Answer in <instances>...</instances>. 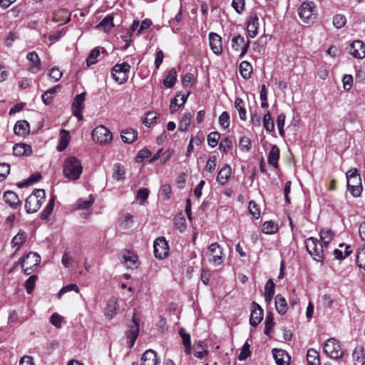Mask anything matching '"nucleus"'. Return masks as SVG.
Instances as JSON below:
<instances>
[{"mask_svg": "<svg viewBox=\"0 0 365 365\" xmlns=\"http://www.w3.org/2000/svg\"><path fill=\"white\" fill-rule=\"evenodd\" d=\"M219 123L223 129H227L230 126V115L227 111H224L219 117Z\"/></svg>", "mask_w": 365, "mask_h": 365, "instance_id": "obj_59", "label": "nucleus"}, {"mask_svg": "<svg viewBox=\"0 0 365 365\" xmlns=\"http://www.w3.org/2000/svg\"><path fill=\"white\" fill-rule=\"evenodd\" d=\"M208 262L214 266H219L224 262V252L222 247L217 243L211 244L206 252Z\"/></svg>", "mask_w": 365, "mask_h": 365, "instance_id": "obj_7", "label": "nucleus"}, {"mask_svg": "<svg viewBox=\"0 0 365 365\" xmlns=\"http://www.w3.org/2000/svg\"><path fill=\"white\" fill-rule=\"evenodd\" d=\"M26 59L28 61V70L32 73H37L41 69V60L38 55L35 51L27 53Z\"/></svg>", "mask_w": 365, "mask_h": 365, "instance_id": "obj_13", "label": "nucleus"}, {"mask_svg": "<svg viewBox=\"0 0 365 365\" xmlns=\"http://www.w3.org/2000/svg\"><path fill=\"white\" fill-rule=\"evenodd\" d=\"M323 351L328 356L334 359H341L344 355V351L339 341L334 338H329L325 341Z\"/></svg>", "mask_w": 365, "mask_h": 365, "instance_id": "obj_6", "label": "nucleus"}, {"mask_svg": "<svg viewBox=\"0 0 365 365\" xmlns=\"http://www.w3.org/2000/svg\"><path fill=\"white\" fill-rule=\"evenodd\" d=\"M45 192L43 190L38 189L26 199L25 208L27 213H34L37 212L45 200Z\"/></svg>", "mask_w": 365, "mask_h": 365, "instance_id": "obj_3", "label": "nucleus"}, {"mask_svg": "<svg viewBox=\"0 0 365 365\" xmlns=\"http://www.w3.org/2000/svg\"><path fill=\"white\" fill-rule=\"evenodd\" d=\"M112 138L111 132L103 125L97 126L92 132L93 141L101 145L110 142Z\"/></svg>", "mask_w": 365, "mask_h": 365, "instance_id": "obj_9", "label": "nucleus"}, {"mask_svg": "<svg viewBox=\"0 0 365 365\" xmlns=\"http://www.w3.org/2000/svg\"><path fill=\"white\" fill-rule=\"evenodd\" d=\"M279 158V149L276 145H272L268 155V163L275 168L278 167V160Z\"/></svg>", "mask_w": 365, "mask_h": 365, "instance_id": "obj_32", "label": "nucleus"}, {"mask_svg": "<svg viewBox=\"0 0 365 365\" xmlns=\"http://www.w3.org/2000/svg\"><path fill=\"white\" fill-rule=\"evenodd\" d=\"M26 237V232L23 230H20L11 240L12 247H16V251H18L20 247L25 242Z\"/></svg>", "mask_w": 365, "mask_h": 365, "instance_id": "obj_33", "label": "nucleus"}, {"mask_svg": "<svg viewBox=\"0 0 365 365\" xmlns=\"http://www.w3.org/2000/svg\"><path fill=\"white\" fill-rule=\"evenodd\" d=\"M298 14L303 22L312 24L317 17L316 5L313 1H304L298 9Z\"/></svg>", "mask_w": 365, "mask_h": 365, "instance_id": "obj_4", "label": "nucleus"}, {"mask_svg": "<svg viewBox=\"0 0 365 365\" xmlns=\"http://www.w3.org/2000/svg\"><path fill=\"white\" fill-rule=\"evenodd\" d=\"M356 263L360 268L365 270V245L358 249Z\"/></svg>", "mask_w": 365, "mask_h": 365, "instance_id": "obj_47", "label": "nucleus"}, {"mask_svg": "<svg viewBox=\"0 0 365 365\" xmlns=\"http://www.w3.org/2000/svg\"><path fill=\"white\" fill-rule=\"evenodd\" d=\"M347 187H351V185L361 184V176L356 168L350 169L346 173Z\"/></svg>", "mask_w": 365, "mask_h": 365, "instance_id": "obj_29", "label": "nucleus"}, {"mask_svg": "<svg viewBox=\"0 0 365 365\" xmlns=\"http://www.w3.org/2000/svg\"><path fill=\"white\" fill-rule=\"evenodd\" d=\"M130 69V66L126 62L117 63L111 70L112 78L118 84H123L128 81Z\"/></svg>", "mask_w": 365, "mask_h": 365, "instance_id": "obj_8", "label": "nucleus"}, {"mask_svg": "<svg viewBox=\"0 0 365 365\" xmlns=\"http://www.w3.org/2000/svg\"><path fill=\"white\" fill-rule=\"evenodd\" d=\"M54 202H55V197L52 196L49 199L46 207L43 209V210L42 211V212L41 214V217L42 219L46 220L51 215V213L53 210V207H54Z\"/></svg>", "mask_w": 365, "mask_h": 365, "instance_id": "obj_43", "label": "nucleus"}, {"mask_svg": "<svg viewBox=\"0 0 365 365\" xmlns=\"http://www.w3.org/2000/svg\"><path fill=\"white\" fill-rule=\"evenodd\" d=\"M249 212L254 219H258L260 216V210L258 205L253 201L251 200L249 202Z\"/></svg>", "mask_w": 365, "mask_h": 365, "instance_id": "obj_54", "label": "nucleus"}, {"mask_svg": "<svg viewBox=\"0 0 365 365\" xmlns=\"http://www.w3.org/2000/svg\"><path fill=\"white\" fill-rule=\"evenodd\" d=\"M239 71L243 78L248 79L251 76L252 66L248 61H244L240 63Z\"/></svg>", "mask_w": 365, "mask_h": 365, "instance_id": "obj_36", "label": "nucleus"}, {"mask_svg": "<svg viewBox=\"0 0 365 365\" xmlns=\"http://www.w3.org/2000/svg\"><path fill=\"white\" fill-rule=\"evenodd\" d=\"M95 201V198L90 195L88 199L80 198L76 202L77 209H88L91 207Z\"/></svg>", "mask_w": 365, "mask_h": 365, "instance_id": "obj_42", "label": "nucleus"}, {"mask_svg": "<svg viewBox=\"0 0 365 365\" xmlns=\"http://www.w3.org/2000/svg\"><path fill=\"white\" fill-rule=\"evenodd\" d=\"M113 177L117 180H122L125 178L124 167L119 163H116L113 166Z\"/></svg>", "mask_w": 365, "mask_h": 365, "instance_id": "obj_46", "label": "nucleus"}, {"mask_svg": "<svg viewBox=\"0 0 365 365\" xmlns=\"http://www.w3.org/2000/svg\"><path fill=\"white\" fill-rule=\"evenodd\" d=\"M278 230L277 224L274 223L273 221H266L262 225V232L265 234H274L277 232Z\"/></svg>", "mask_w": 365, "mask_h": 365, "instance_id": "obj_44", "label": "nucleus"}, {"mask_svg": "<svg viewBox=\"0 0 365 365\" xmlns=\"http://www.w3.org/2000/svg\"><path fill=\"white\" fill-rule=\"evenodd\" d=\"M118 309V305L117 299L111 297L108 300L105 308L106 317L110 319H113L116 315Z\"/></svg>", "mask_w": 365, "mask_h": 365, "instance_id": "obj_21", "label": "nucleus"}, {"mask_svg": "<svg viewBox=\"0 0 365 365\" xmlns=\"http://www.w3.org/2000/svg\"><path fill=\"white\" fill-rule=\"evenodd\" d=\"M137 137L138 132L133 128L125 129L121 133L122 140L125 143H133L135 140H136Z\"/></svg>", "mask_w": 365, "mask_h": 365, "instance_id": "obj_34", "label": "nucleus"}, {"mask_svg": "<svg viewBox=\"0 0 365 365\" xmlns=\"http://www.w3.org/2000/svg\"><path fill=\"white\" fill-rule=\"evenodd\" d=\"M272 353L277 365H289L290 356L284 350L274 349Z\"/></svg>", "mask_w": 365, "mask_h": 365, "instance_id": "obj_18", "label": "nucleus"}, {"mask_svg": "<svg viewBox=\"0 0 365 365\" xmlns=\"http://www.w3.org/2000/svg\"><path fill=\"white\" fill-rule=\"evenodd\" d=\"M71 291H74L76 293L79 292V288L76 284H69L63 287L58 293V297L60 298L63 294Z\"/></svg>", "mask_w": 365, "mask_h": 365, "instance_id": "obj_57", "label": "nucleus"}, {"mask_svg": "<svg viewBox=\"0 0 365 365\" xmlns=\"http://www.w3.org/2000/svg\"><path fill=\"white\" fill-rule=\"evenodd\" d=\"M252 312L250 317V324L252 327H257L263 319V310L261 307L253 302Z\"/></svg>", "mask_w": 365, "mask_h": 365, "instance_id": "obj_15", "label": "nucleus"}, {"mask_svg": "<svg viewBox=\"0 0 365 365\" xmlns=\"http://www.w3.org/2000/svg\"><path fill=\"white\" fill-rule=\"evenodd\" d=\"M14 132L19 136H24L29 132V124L26 120L17 121L14 127Z\"/></svg>", "mask_w": 365, "mask_h": 365, "instance_id": "obj_31", "label": "nucleus"}, {"mask_svg": "<svg viewBox=\"0 0 365 365\" xmlns=\"http://www.w3.org/2000/svg\"><path fill=\"white\" fill-rule=\"evenodd\" d=\"M220 134L218 132H211L207 135V143L211 148H215L218 144L220 140Z\"/></svg>", "mask_w": 365, "mask_h": 365, "instance_id": "obj_50", "label": "nucleus"}, {"mask_svg": "<svg viewBox=\"0 0 365 365\" xmlns=\"http://www.w3.org/2000/svg\"><path fill=\"white\" fill-rule=\"evenodd\" d=\"M307 361L309 365H319V354L314 349H309L307 354Z\"/></svg>", "mask_w": 365, "mask_h": 365, "instance_id": "obj_37", "label": "nucleus"}, {"mask_svg": "<svg viewBox=\"0 0 365 365\" xmlns=\"http://www.w3.org/2000/svg\"><path fill=\"white\" fill-rule=\"evenodd\" d=\"M13 153L18 157L29 156L32 153V148L28 144L16 143L13 146Z\"/></svg>", "mask_w": 365, "mask_h": 365, "instance_id": "obj_20", "label": "nucleus"}, {"mask_svg": "<svg viewBox=\"0 0 365 365\" xmlns=\"http://www.w3.org/2000/svg\"><path fill=\"white\" fill-rule=\"evenodd\" d=\"M210 46L212 52L219 56L222 52V38L220 35L216 33L211 32L209 34Z\"/></svg>", "mask_w": 365, "mask_h": 365, "instance_id": "obj_17", "label": "nucleus"}, {"mask_svg": "<svg viewBox=\"0 0 365 365\" xmlns=\"http://www.w3.org/2000/svg\"><path fill=\"white\" fill-rule=\"evenodd\" d=\"M179 334L182 339V344L185 347V353L187 355L190 354L192 351L190 335L185 331L184 328L180 329Z\"/></svg>", "mask_w": 365, "mask_h": 365, "instance_id": "obj_30", "label": "nucleus"}, {"mask_svg": "<svg viewBox=\"0 0 365 365\" xmlns=\"http://www.w3.org/2000/svg\"><path fill=\"white\" fill-rule=\"evenodd\" d=\"M61 88V85H56L54 87L49 88L41 95V99L43 103L46 106L50 105L54 98L55 94L58 92Z\"/></svg>", "mask_w": 365, "mask_h": 365, "instance_id": "obj_27", "label": "nucleus"}, {"mask_svg": "<svg viewBox=\"0 0 365 365\" xmlns=\"http://www.w3.org/2000/svg\"><path fill=\"white\" fill-rule=\"evenodd\" d=\"M38 279L37 275H31L25 282V288L28 294H31L35 287L36 282Z\"/></svg>", "mask_w": 365, "mask_h": 365, "instance_id": "obj_51", "label": "nucleus"}, {"mask_svg": "<svg viewBox=\"0 0 365 365\" xmlns=\"http://www.w3.org/2000/svg\"><path fill=\"white\" fill-rule=\"evenodd\" d=\"M153 252L155 257L160 259L165 258L169 252V246L165 238L163 237H158L153 243Z\"/></svg>", "mask_w": 365, "mask_h": 365, "instance_id": "obj_10", "label": "nucleus"}, {"mask_svg": "<svg viewBox=\"0 0 365 365\" xmlns=\"http://www.w3.org/2000/svg\"><path fill=\"white\" fill-rule=\"evenodd\" d=\"M192 120V114L190 113H185L182 116L179 123L178 129L180 131H186L190 125Z\"/></svg>", "mask_w": 365, "mask_h": 365, "instance_id": "obj_41", "label": "nucleus"}, {"mask_svg": "<svg viewBox=\"0 0 365 365\" xmlns=\"http://www.w3.org/2000/svg\"><path fill=\"white\" fill-rule=\"evenodd\" d=\"M352 356L354 361H361L365 356V350L362 346H358L355 348Z\"/></svg>", "mask_w": 365, "mask_h": 365, "instance_id": "obj_55", "label": "nucleus"}, {"mask_svg": "<svg viewBox=\"0 0 365 365\" xmlns=\"http://www.w3.org/2000/svg\"><path fill=\"white\" fill-rule=\"evenodd\" d=\"M259 19L257 16H251L248 21L247 30L250 38H255L258 33Z\"/></svg>", "mask_w": 365, "mask_h": 365, "instance_id": "obj_26", "label": "nucleus"}, {"mask_svg": "<svg viewBox=\"0 0 365 365\" xmlns=\"http://www.w3.org/2000/svg\"><path fill=\"white\" fill-rule=\"evenodd\" d=\"M86 92H83L75 96L71 105L72 113L79 120L83 119V110L85 108L84 101L86 99Z\"/></svg>", "mask_w": 365, "mask_h": 365, "instance_id": "obj_11", "label": "nucleus"}, {"mask_svg": "<svg viewBox=\"0 0 365 365\" xmlns=\"http://www.w3.org/2000/svg\"><path fill=\"white\" fill-rule=\"evenodd\" d=\"M70 140V133L68 130L61 129L60 133L59 145L58 150L63 151L68 145Z\"/></svg>", "mask_w": 365, "mask_h": 365, "instance_id": "obj_35", "label": "nucleus"}, {"mask_svg": "<svg viewBox=\"0 0 365 365\" xmlns=\"http://www.w3.org/2000/svg\"><path fill=\"white\" fill-rule=\"evenodd\" d=\"M63 322V317L57 313H54L51 316L50 322L56 328H61Z\"/></svg>", "mask_w": 365, "mask_h": 365, "instance_id": "obj_63", "label": "nucleus"}, {"mask_svg": "<svg viewBox=\"0 0 365 365\" xmlns=\"http://www.w3.org/2000/svg\"><path fill=\"white\" fill-rule=\"evenodd\" d=\"M235 107L238 111L240 118L242 120H245L247 118V111L245 103L241 98H237L235 99Z\"/></svg>", "mask_w": 365, "mask_h": 365, "instance_id": "obj_39", "label": "nucleus"}, {"mask_svg": "<svg viewBox=\"0 0 365 365\" xmlns=\"http://www.w3.org/2000/svg\"><path fill=\"white\" fill-rule=\"evenodd\" d=\"M263 126L267 132H272L274 129V123L269 112L264 115Z\"/></svg>", "mask_w": 365, "mask_h": 365, "instance_id": "obj_45", "label": "nucleus"}, {"mask_svg": "<svg viewBox=\"0 0 365 365\" xmlns=\"http://www.w3.org/2000/svg\"><path fill=\"white\" fill-rule=\"evenodd\" d=\"M113 26V16L108 15L98 24L97 27H103L106 30L110 29Z\"/></svg>", "mask_w": 365, "mask_h": 365, "instance_id": "obj_53", "label": "nucleus"}, {"mask_svg": "<svg viewBox=\"0 0 365 365\" xmlns=\"http://www.w3.org/2000/svg\"><path fill=\"white\" fill-rule=\"evenodd\" d=\"M209 353L207 344L203 341H199L194 344V355L198 359H202Z\"/></svg>", "mask_w": 365, "mask_h": 365, "instance_id": "obj_25", "label": "nucleus"}, {"mask_svg": "<svg viewBox=\"0 0 365 365\" xmlns=\"http://www.w3.org/2000/svg\"><path fill=\"white\" fill-rule=\"evenodd\" d=\"M232 147V141L231 140L226 137L225 138H223L220 144H219V149L220 150V151H222L223 153H227L230 149Z\"/></svg>", "mask_w": 365, "mask_h": 365, "instance_id": "obj_61", "label": "nucleus"}, {"mask_svg": "<svg viewBox=\"0 0 365 365\" xmlns=\"http://www.w3.org/2000/svg\"><path fill=\"white\" fill-rule=\"evenodd\" d=\"M177 80V71L175 68L168 71L166 78L163 81V84L166 88H172Z\"/></svg>", "mask_w": 365, "mask_h": 365, "instance_id": "obj_38", "label": "nucleus"}, {"mask_svg": "<svg viewBox=\"0 0 365 365\" xmlns=\"http://www.w3.org/2000/svg\"><path fill=\"white\" fill-rule=\"evenodd\" d=\"M100 55V51L98 48H93L89 53L86 63L88 66L95 64L97 62V58Z\"/></svg>", "mask_w": 365, "mask_h": 365, "instance_id": "obj_52", "label": "nucleus"}, {"mask_svg": "<svg viewBox=\"0 0 365 365\" xmlns=\"http://www.w3.org/2000/svg\"><path fill=\"white\" fill-rule=\"evenodd\" d=\"M250 355V345L245 342L241 349L240 354L238 356L240 361L245 360Z\"/></svg>", "mask_w": 365, "mask_h": 365, "instance_id": "obj_64", "label": "nucleus"}, {"mask_svg": "<svg viewBox=\"0 0 365 365\" xmlns=\"http://www.w3.org/2000/svg\"><path fill=\"white\" fill-rule=\"evenodd\" d=\"M150 191L148 188H140L136 195V199L140 201V203L143 204L149 196Z\"/></svg>", "mask_w": 365, "mask_h": 365, "instance_id": "obj_62", "label": "nucleus"}, {"mask_svg": "<svg viewBox=\"0 0 365 365\" xmlns=\"http://www.w3.org/2000/svg\"><path fill=\"white\" fill-rule=\"evenodd\" d=\"M285 119H286V116L284 113L279 114L277 118V128L279 130V133L280 136H282V137L284 136V126L285 124Z\"/></svg>", "mask_w": 365, "mask_h": 365, "instance_id": "obj_60", "label": "nucleus"}, {"mask_svg": "<svg viewBox=\"0 0 365 365\" xmlns=\"http://www.w3.org/2000/svg\"><path fill=\"white\" fill-rule=\"evenodd\" d=\"M351 253V250H350L349 246L346 247L344 252H342L341 250L338 249L334 250V255L336 259H343L346 257L349 256Z\"/></svg>", "mask_w": 365, "mask_h": 365, "instance_id": "obj_56", "label": "nucleus"}, {"mask_svg": "<svg viewBox=\"0 0 365 365\" xmlns=\"http://www.w3.org/2000/svg\"><path fill=\"white\" fill-rule=\"evenodd\" d=\"M4 202L13 209H16L21 205V201L18 195L11 191L5 192L4 194Z\"/></svg>", "mask_w": 365, "mask_h": 365, "instance_id": "obj_23", "label": "nucleus"}, {"mask_svg": "<svg viewBox=\"0 0 365 365\" xmlns=\"http://www.w3.org/2000/svg\"><path fill=\"white\" fill-rule=\"evenodd\" d=\"M350 54L356 58H363L365 57V44L360 40L354 41L349 50Z\"/></svg>", "mask_w": 365, "mask_h": 365, "instance_id": "obj_16", "label": "nucleus"}, {"mask_svg": "<svg viewBox=\"0 0 365 365\" xmlns=\"http://www.w3.org/2000/svg\"><path fill=\"white\" fill-rule=\"evenodd\" d=\"M232 48L235 51H240V57H243L247 52L250 41H245V38L241 35L235 36L231 40Z\"/></svg>", "mask_w": 365, "mask_h": 365, "instance_id": "obj_12", "label": "nucleus"}, {"mask_svg": "<svg viewBox=\"0 0 365 365\" xmlns=\"http://www.w3.org/2000/svg\"><path fill=\"white\" fill-rule=\"evenodd\" d=\"M138 333L139 323L134 314L133 317V325L130 327V329L126 332V338L130 348L134 346L135 340L138 338Z\"/></svg>", "mask_w": 365, "mask_h": 365, "instance_id": "obj_14", "label": "nucleus"}, {"mask_svg": "<svg viewBox=\"0 0 365 365\" xmlns=\"http://www.w3.org/2000/svg\"><path fill=\"white\" fill-rule=\"evenodd\" d=\"M346 22V17L342 14H336L333 18V24L336 29L342 28Z\"/></svg>", "mask_w": 365, "mask_h": 365, "instance_id": "obj_58", "label": "nucleus"}, {"mask_svg": "<svg viewBox=\"0 0 365 365\" xmlns=\"http://www.w3.org/2000/svg\"><path fill=\"white\" fill-rule=\"evenodd\" d=\"M275 307L277 313L284 315L287 311V302L286 299L281 294H278L275 296Z\"/></svg>", "mask_w": 365, "mask_h": 365, "instance_id": "obj_28", "label": "nucleus"}, {"mask_svg": "<svg viewBox=\"0 0 365 365\" xmlns=\"http://www.w3.org/2000/svg\"><path fill=\"white\" fill-rule=\"evenodd\" d=\"M123 255V262L125 264V266L128 268H131L135 265L138 256L133 251L125 250L122 252Z\"/></svg>", "mask_w": 365, "mask_h": 365, "instance_id": "obj_24", "label": "nucleus"}, {"mask_svg": "<svg viewBox=\"0 0 365 365\" xmlns=\"http://www.w3.org/2000/svg\"><path fill=\"white\" fill-rule=\"evenodd\" d=\"M141 360V365H159L157 354L151 349H148L143 353Z\"/></svg>", "mask_w": 365, "mask_h": 365, "instance_id": "obj_19", "label": "nucleus"}, {"mask_svg": "<svg viewBox=\"0 0 365 365\" xmlns=\"http://www.w3.org/2000/svg\"><path fill=\"white\" fill-rule=\"evenodd\" d=\"M267 43V36H261L257 41L253 43V49L255 51L261 53L264 51V46Z\"/></svg>", "mask_w": 365, "mask_h": 365, "instance_id": "obj_49", "label": "nucleus"}, {"mask_svg": "<svg viewBox=\"0 0 365 365\" xmlns=\"http://www.w3.org/2000/svg\"><path fill=\"white\" fill-rule=\"evenodd\" d=\"M232 174L231 167L225 164L219 171L217 176V181L221 185H224L227 183Z\"/></svg>", "mask_w": 365, "mask_h": 365, "instance_id": "obj_22", "label": "nucleus"}, {"mask_svg": "<svg viewBox=\"0 0 365 365\" xmlns=\"http://www.w3.org/2000/svg\"><path fill=\"white\" fill-rule=\"evenodd\" d=\"M83 165L81 160L76 157L71 156L67 158L63 162V176L71 181L78 180L83 173Z\"/></svg>", "mask_w": 365, "mask_h": 365, "instance_id": "obj_2", "label": "nucleus"}, {"mask_svg": "<svg viewBox=\"0 0 365 365\" xmlns=\"http://www.w3.org/2000/svg\"><path fill=\"white\" fill-rule=\"evenodd\" d=\"M158 116V115L156 112L149 111L146 113L145 117L143 120V123L145 126L150 127L152 124L155 123Z\"/></svg>", "mask_w": 365, "mask_h": 365, "instance_id": "obj_48", "label": "nucleus"}, {"mask_svg": "<svg viewBox=\"0 0 365 365\" xmlns=\"http://www.w3.org/2000/svg\"><path fill=\"white\" fill-rule=\"evenodd\" d=\"M319 235L321 242L317 238L311 237L305 240V247L315 261L322 262L325 255L328 252L327 250L333 240L334 233L330 229H323Z\"/></svg>", "mask_w": 365, "mask_h": 365, "instance_id": "obj_1", "label": "nucleus"}, {"mask_svg": "<svg viewBox=\"0 0 365 365\" xmlns=\"http://www.w3.org/2000/svg\"><path fill=\"white\" fill-rule=\"evenodd\" d=\"M274 325V322L273 314L272 312H268L266 315L265 322H264V334H266L267 336H270Z\"/></svg>", "mask_w": 365, "mask_h": 365, "instance_id": "obj_40", "label": "nucleus"}, {"mask_svg": "<svg viewBox=\"0 0 365 365\" xmlns=\"http://www.w3.org/2000/svg\"><path fill=\"white\" fill-rule=\"evenodd\" d=\"M41 262L40 256L35 252H29L19 259L16 265H21L26 275L31 274L38 266Z\"/></svg>", "mask_w": 365, "mask_h": 365, "instance_id": "obj_5", "label": "nucleus"}]
</instances>
